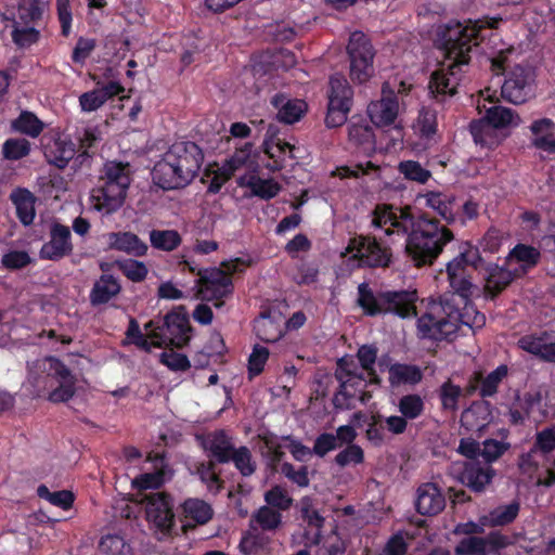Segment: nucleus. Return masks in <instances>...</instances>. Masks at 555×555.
Wrapping results in <instances>:
<instances>
[{
	"label": "nucleus",
	"mask_w": 555,
	"mask_h": 555,
	"mask_svg": "<svg viewBox=\"0 0 555 555\" xmlns=\"http://www.w3.org/2000/svg\"><path fill=\"white\" fill-rule=\"evenodd\" d=\"M495 470L491 465L481 464L479 461L465 463L460 480L474 492H482L492 481Z\"/></svg>",
	"instance_id": "23"
},
{
	"label": "nucleus",
	"mask_w": 555,
	"mask_h": 555,
	"mask_svg": "<svg viewBox=\"0 0 555 555\" xmlns=\"http://www.w3.org/2000/svg\"><path fill=\"white\" fill-rule=\"evenodd\" d=\"M386 235L406 234L405 254L417 268L431 266L454 240V233L439 220L423 214L414 217L410 207L396 208Z\"/></svg>",
	"instance_id": "3"
},
{
	"label": "nucleus",
	"mask_w": 555,
	"mask_h": 555,
	"mask_svg": "<svg viewBox=\"0 0 555 555\" xmlns=\"http://www.w3.org/2000/svg\"><path fill=\"white\" fill-rule=\"evenodd\" d=\"M399 172L404 177V179L414 181L421 184L426 183L430 177L431 172L424 168L416 160H402L398 165Z\"/></svg>",
	"instance_id": "50"
},
{
	"label": "nucleus",
	"mask_w": 555,
	"mask_h": 555,
	"mask_svg": "<svg viewBox=\"0 0 555 555\" xmlns=\"http://www.w3.org/2000/svg\"><path fill=\"white\" fill-rule=\"evenodd\" d=\"M339 388L333 398V404L337 410H351L356 408V402L365 403L370 393L365 390L366 379L363 372L357 375H349L339 372Z\"/></svg>",
	"instance_id": "16"
},
{
	"label": "nucleus",
	"mask_w": 555,
	"mask_h": 555,
	"mask_svg": "<svg viewBox=\"0 0 555 555\" xmlns=\"http://www.w3.org/2000/svg\"><path fill=\"white\" fill-rule=\"evenodd\" d=\"M16 208V217L24 225H30L36 217V196L27 189L17 188L10 195Z\"/></svg>",
	"instance_id": "35"
},
{
	"label": "nucleus",
	"mask_w": 555,
	"mask_h": 555,
	"mask_svg": "<svg viewBox=\"0 0 555 555\" xmlns=\"http://www.w3.org/2000/svg\"><path fill=\"white\" fill-rule=\"evenodd\" d=\"M37 26L35 24H15V20H12L11 37L13 43L20 49H26L37 43L40 39V31Z\"/></svg>",
	"instance_id": "40"
},
{
	"label": "nucleus",
	"mask_w": 555,
	"mask_h": 555,
	"mask_svg": "<svg viewBox=\"0 0 555 555\" xmlns=\"http://www.w3.org/2000/svg\"><path fill=\"white\" fill-rule=\"evenodd\" d=\"M262 530H275L282 522V515L269 506H261L253 516Z\"/></svg>",
	"instance_id": "55"
},
{
	"label": "nucleus",
	"mask_w": 555,
	"mask_h": 555,
	"mask_svg": "<svg viewBox=\"0 0 555 555\" xmlns=\"http://www.w3.org/2000/svg\"><path fill=\"white\" fill-rule=\"evenodd\" d=\"M534 81L535 75L531 67L516 65L507 72L501 94L513 104H522L534 96Z\"/></svg>",
	"instance_id": "14"
},
{
	"label": "nucleus",
	"mask_w": 555,
	"mask_h": 555,
	"mask_svg": "<svg viewBox=\"0 0 555 555\" xmlns=\"http://www.w3.org/2000/svg\"><path fill=\"white\" fill-rule=\"evenodd\" d=\"M347 251L352 253L360 268H388L392 262L391 248L373 235L360 234L350 238Z\"/></svg>",
	"instance_id": "13"
},
{
	"label": "nucleus",
	"mask_w": 555,
	"mask_h": 555,
	"mask_svg": "<svg viewBox=\"0 0 555 555\" xmlns=\"http://www.w3.org/2000/svg\"><path fill=\"white\" fill-rule=\"evenodd\" d=\"M261 440L263 442L261 455L264 461L266 469L273 476L280 473L285 452L274 435L263 436Z\"/></svg>",
	"instance_id": "36"
},
{
	"label": "nucleus",
	"mask_w": 555,
	"mask_h": 555,
	"mask_svg": "<svg viewBox=\"0 0 555 555\" xmlns=\"http://www.w3.org/2000/svg\"><path fill=\"white\" fill-rule=\"evenodd\" d=\"M236 183L241 188L249 189L253 196L264 201L274 198L282 190L281 184L275 180L261 179L255 173H245L238 177Z\"/></svg>",
	"instance_id": "27"
},
{
	"label": "nucleus",
	"mask_w": 555,
	"mask_h": 555,
	"mask_svg": "<svg viewBox=\"0 0 555 555\" xmlns=\"http://www.w3.org/2000/svg\"><path fill=\"white\" fill-rule=\"evenodd\" d=\"M423 377V371L416 364L396 362L388 366V382L392 388L415 386Z\"/></svg>",
	"instance_id": "30"
},
{
	"label": "nucleus",
	"mask_w": 555,
	"mask_h": 555,
	"mask_svg": "<svg viewBox=\"0 0 555 555\" xmlns=\"http://www.w3.org/2000/svg\"><path fill=\"white\" fill-rule=\"evenodd\" d=\"M483 118L494 128L502 129L508 126H518V115L512 108L493 105L486 111Z\"/></svg>",
	"instance_id": "41"
},
{
	"label": "nucleus",
	"mask_w": 555,
	"mask_h": 555,
	"mask_svg": "<svg viewBox=\"0 0 555 555\" xmlns=\"http://www.w3.org/2000/svg\"><path fill=\"white\" fill-rule=\"evenodd\" d=\"M485 293L489 298L499 296L515 278L520 276L517 270L514 272L496 263H489L486 267Z\"/></svg>",
	"instance_id": "26"
},
{
	"label": "nucleus",
	"mask_w": 555,
	"mask_h": 555,
	"mask_svg": "<svg viewBox=\"0 0 555 555\" xmlns=\"http://www.w3.org/2000/svg\"><path fill=\"white\" fill-rule=\"evenodd\" d=\"M152 247L163 251H172L182 243V237L176 230H152L150 232Z\"/></svg>",
	"instance_id": "42"
},
{
	"label": "nucleus",
	"mask_w": 555,
	"mask_h": 555,
	"mask_svg": "<svg viewBox=\"0 0 555 555\" xmlns=\"http://www.w3.org/2000/svg\"><path fill=\"white\" fill-rule=\"evenodd\" d=\"M518 466L539 486L551 487L555 483V425L535 434L531 449L520 455Z\"/></svg>",
	"instance_id": "6"
},
{
	"label": "nucleus",
	"mask_w": 555,
	"mask_h": 555,
	"mask_svg": "<svg viewBox=\"0 0 555 555\" xmlns=\"http://www.w3.org/2000/svg\"><path fill=\"white\" fill-rule=\"evenodd\" d=\"M115 264L118 270L133 283L143 282L149 274L146 264L132 258L116 260Z\"/></svg>",
	"instance_id": "47"
},
{
	"label": "nucleus",
	"mask_w": 555,
	"mask_h": 555,
	"mask_svg": "<svg viewBox=\"0 0 555 555\" xmlns=\"http://www.w3.org/2000/svg\"><path fill=\"white\" fill-rule=\"evenodd\" d=\"M357 358L362 370L371 377V380L378 384L379 377L374 369L377 359V348L373 345H363L358 349Z\"/></svg>",
	"instance_id": "51"
},
{
	"label": "nucleus",
	"mask_w": 555,
	"mask_h": 555,
	"mask_svg": "<svg viewBox=\"0 0 555 555\" xmlns=\"http://www.w3.org/2000/svg\"><path fill=\"white\" fill-rule=\"evenodd\" d=\"M254 328L258 338L266 343H275L283 335L279 323L266 313L256 320Z\"/></svg>",
	"instance_id": "45"
},
{
	"label": "nucleus",
	"mask_w": 555,
	"mask_h": 555,
	"mask_svg": "<svg viewBox=\"0 0 555 555\" xmlns=\"http://www.w3.org/2000/svg\"><path fill=\"white\" fill-rule=\"evenodd\" d=\"M146 519L158 531L170 534L175 526L173 499L167 492H153L143 499Z\"/></svg>",
	"instance_id": "15"
},
{
	"label": "nucleus",
	"mask_w": 555,
	"mask_h": 555,
	"mask_svg": "<svg viewBox=\"0 0 555 555\" xmlns=\"http://www.w3.org/2000/svg\"><path fill=\"white\" fill-rule=\"evenodd\" d=\"M501 22V17H492L486 23L475 21L463 25L455 22L443 27L438 34V41L448 65L447 68L435 70L430 76L429 89L435 96L456 94L464 67L470 63L473 48L482 40L480 31L483 28H498Z\"/></svg>",
	"instance_id": "2"
},
{
	"label": "nucleus",
	"mask_w": 555,
	"mask_h": 555,
	"mask_svg": "<svg viewBox=\"0 0 555 555\" xmlns=\"http://www.w3.org/2000/svg\"><path fill=\"white\" fill-rule=\"evenodd\" d=\"M129 545L120 534L103 535L99 542V550L106 555H122Z\"/></svg>",
	"instance_id": "58"
},
{
	"label": "nucleus",
	"mask_w": 555,
	"mask_h": 555,
	"mask_svg": "<svg viewBox=\"0 0 555 555\" xmlns=\"http://www.w3.org/2000/svg\"><path fill=\"white\" fill-rule=\"evenodd\" d=\"M518 541L517 533H503L500 530L490 531L486 537H466L455 546L457 555H479L491 550H505Z\"/></svg>",
	"instance_id": "17"
},
{
	"label": "nucleus",
	"mask_w": 555,
	"mask_h": 555,
	"mask_svg": "<svg viewBox=\"0 0 555 555\" xmlns=\"http://www.w3.org/2000/svg\"><path fill=\"white\" fill-rule=\"evenodd\" d=\"M462 390L460 386L446 382L440 387V400L444 410L455 411L457 409L459 399Z\"/></svg>",
	"instance_id": "63"
},
{
	"label": "nucleus",
	"mask_w": 555,
	"mask_h": 555,
	"mask_svg": "<svg viewBox=\"0 0 555 555\" xmlns=\"http://www.w3.org/2000/svg\"><path fill=\"white\" fill-rule=\"evenodd\" d=\"M231 462L243 477H250L257 469V463L253 459L251 451L246 446L235 449L231 455Z\"/></svg>",
	"instance_id": "46"
},
{
	"label": "nucleus",
	"mask_w": 555,
	"mask_h": 555,
	"mask_svg": "<svg viewBox=\"0 0 555 555\" xmlns=\"http://www.w3.org/2000/svg\"><path fill=\"white\" fill-rule=\"evenodd\" d=\"M264 501L269 507L278 508L279 511H287L293 504V499L278 485L264 493Z\"/></svg>",
	"instance_id": "59"
},
{
	"label": "nucleus",
	"mask_w": 555,
	"mask_h": 555,
	"mask_svg": "<svg viewBox=\"0 0 555 555\" xmlns=\"http://www.w3.org/2000/svg\"><path fill=\"white\" fill-rule=\"evenodd\" d=\"M280 473L299 488H307L310 485L309 469L306 465L296 469L293 464L283 462Z\"/></svg>",
	"instance_id": "54"
},
{
	"label": "nucleus",
	"mask_w": 555,
	"mask_h": 555,
	"mask_svg": "<svg viewBox=\"0 0 555 555\" xmlns=\"http://www.w3.org/2000/svg\"><path fill=\"white\" fill-rule=\"evenodd\" d=\"M327 100L325 125L328 128L343 126L353 104V89L344 75L337 73L330 77Z\"/></svg>",
	"instance_id": "12"
},
{
	"label": "nucleus",
	"mask_w": 555,
	"mask_h": 555,
	"mask_svg": "<svg viewBox=\"0 0 555 555\" xmlns=\"http://www.w3.org/2000/svg\"><path fill=\"white\" fill-rule=\"evenodd\" d=\"M111 249L124 251L133 257H143L147 253V244L132 232H112L108 234Z\"/></svg>",
	"instance_id": "31"
},
{
	"label": "nucleus",
	"mask_w": 555,
	"mask_h": 555,
	"mask_svg": "<svg viewBox=\"0 0 555 555\" xmlns=\"http://www.w3.org/2000/svg\"><path fill=\"white\" fill-rule=\"evenodd\" d=\"M426 206L434 209L448 224L456 222L460 205L455 195L446 192L429 191L425 194Z\"/></svg>",
	"instance_id": "25"
},
{
	"label": "nucleus",
	"mask_w": 555,
	"mask_h": 555,
	"mask_svg": "<svg viewBox=\"0 0 555 555\" xmlns=\"http://www.w3.org/2000/svg\"><path fill=\"white\" fill-rule=\"evenodd\" d=\"M73 249L69 228L54 222L50 228L49 241L39 250V257L42 260L60 261L72 255Z\"/></svg>",
	"instance_id": "18"
},
{
	"label": "nucleus",
	"mask_w": 555,
	"mask_h": 555,
	"mask_svg": "<svg viewBox=\"0 0 555 555\" xmlns=\"http://www.w3.org/2000/svg\"><path fill=\"white\" fill-rule=\"evenodd\" d=\"M76 152L75 143L66 138L54 139L44 146V157L47 162L59 169L66 168Z\"/></svg>",
	"instance_id": "28"
},
{
	"label": "nucleus",
	"mask_w": 555,
	"mask_h": 555,
	"mask_svg": "<svg viewBox=\"0 0 555 555\" xmlns=\"http://www.w3.org/2000/svg\"><path fill=\"white\" fill-rule=\"evenodd\" d=\"M203 447L208 456L219 464L231 462V455L235 451L232 437L224 429H218L211 433L203 442Z\"/></svg>",
	"instance_id": "24"
},
{
	"label": "nucleus",
	"mask_w": 555,
	"mask_h": 555,
	"mask_svg": "<svg viewBox=\"0 0 555 555\" xmlns=\"http://www.w3.org/2000/svg\"><path fill=\"white\" fill-rule=\"evenodd\" d=\"M469 132L475 143L491 147L494 143V128L482 117L469 124Z\"/></svg>",
	"instance_id": "49"
},
{
	"label": "nucleus",
	"mask_w": 555,
	"mask_h": 555,
	"mask_svg": "<svg viewBox=\"0 0 555 555\" xmlns=\"http://www.w3.org/2000/svg\"><path fill=\"white\" fill-rule=\"evenodd\" d=\"M159 361L169 370L175 372H185L191 367L189 358L183 353H178L170 349L160 353Z\"/></svg>",
	"instance_id": "62"
},
{
	"label": "nucleus",
	"mask_w": 555,
	"mask_h": 555,
	"mask_svg": "<svg viewBox=\"0 0 555 555\" xmlns=\"http://www.w3.org/2000/svg\"><path fill=\"white\" fill-rule=\"evenodd\" d=\"M446 507V498L434 482L422 483L416 490L415 508L423 516H435Z\"/></svg>",
	"instance_id": "20"
},
{
	"label": "nucleus",
	"mask_w": 555,
	"mask_h": 555,
	"mask_svg": "<svg viewBox=\"0 0 555 555\" xmlns=\"http://www.w3.org/2000/svg\"><path fill=\"white\" fill-rule=\"evenodd\" d=\"M519 509L520 505L516 501L507 505H499L481 518V524L489 527L509 525L518 516Z\"/></svg>",
	"instance_id": "38"
},
{
	"label": "nucleus",
	"mask_w": 555,
	"mask_h": 555,
	"mask_svg": "<svg viewBox=\"0 0 555 555\" xmlns=\"http://www.w3.org/2000/svg\"><path fill=\"white\" fill-rule=\"evenodd\" d=\"M508 444L495 439H486L480 447V456L485 460L486 465H491L500 459L508 449Z\"/></svg>",
	"instance_id": "61"
},
{
	"label": "nucleus",
	"mask_w": 555,
	"mask_h": 555,
	"mask_svg": "<svg viewBox=\"0 0 555 555\" xmlns=\"http://www.w3.org/2000/svg\"><path fill=\"white\" fill-rule=\"evenodd\" d=\"M121 292V285L113 274H102L93 284L89 300L91 306L98 307L107 304Z\"/></svg>",
	"instance_id": "32"
},
{
	"label": "nucleus",
	"mask_w": 555,
	"mask_h": 555,
	"mask_svg": "<svg viewBox=\"0 0 555 555\" xmlns=\"http://www.w3.org/2000/svg\"><path fill=\"white\" fill-rule=\"evenodd\" d=\"M483 267L479 248L468 241L461 242L459 254L447 263L451 293L431 300L426 311L417 318V336L434 341H453L462 326L474 331L481 328L486 317L470 301L475 285L472 274Z\"/></svg>",
	"instance_id": "1"
},
{
	"label": "nucleus",
	"mask_w": 555,
	"mask_h": 555,
	"mask_svg": "<svg viewBox=\"0 0 555 555\" xmlns=\"http://www.w3.org/2000/svg\"><path fill=\"white\" fill-rule=\"evenodd\" d=\"M417 126L423 138L430 139L437 132V113L435 109L423 107L417 117Z\"/></svg>",
	"instance_id": "57"
},
{
	"label": "nucleus",
	"mask_w": 555,
	"mask_h": 555,
	"mask_svg": "<svg viewBox=\"0 0 555 555\" xmlns=\"http://www.w3.org/2000/svg\"><path fill=\"white\" fill-rule=\"evenodd\" d=\"M508 375V366L506 364L499 365L482 377L479 383L478 392L481 398H490L496 395L500 384Z\"/></svg>",
	"instance_id": "44"
},
{
	"label": "nucleus",
	"mask_w": 555,
	"mask_h": 555,
	"mask_svg": "<svg viewBox=\"0 0 555 555\" xmlns=\"http://www.w3.org/2000/svg\"><path fill=\"white\" fill-rule=\"evenodd\" d=\"M266 545V539L260 533L246 532L240 541V551L244 555H255Z\"/></svg>",
	"instance_id": "64"
},
{
	"label": "nucleus",
	"mask_w": 555,
	"mask_h": 555,
	"mask_svg": "<svg viewBox=\"0 0 555 555\" xmlns=\"http://www.w3.org/2000/svg\"><path fill=\"white\" fill-rule=\"evenodd\" d=\"M349 76L354 83L363 85L375 74L374 57L376 51L362 31H353L347 44Z\"/></svg>",
	"instance_id": "11"
},
{
	"label": "nucleus",
	"mask_w": 555,
	"mask_h": 555,
	"mask_svg": "<svg viewBox=\"0 0 555 555\" xmlns=\"http://www.w3.org/2000/svg\"><path fill=\"white\" fill-rule=\"evenodd\" d=\"M367 115L370 121L376 127H387L395 124L399 113L398 96L393 91L385 92L377 101H372L367 105Z\"/></svg>",
	"instance_id": "19"
},
{
	"label": "nucleus",
	"mask_w": 555,
	"mask_h": 555,
	"mask_svg": "<svg viewBox=\"0 0 555 555\" xmlns=\"http://www.w3.org/2000/svg\"><path fill=\"white\" fill-rule=\"evenodd\" d=\"M2 153L5 159L18 160L30 153V143L24 138L8 139L3 143Z\"/></svg>",
	"instance_id": "52"
},
{
	"label": "nucleus",
	"mask_w": 555,
	"mask_h": 555,
	"mask_svg": "<svg viewBox=\"0 0 555 555\" xmlns=\"http://www.w3.org/2000/svg\"><path fill=\"white\" fill-rule=\"evenodd\" d=\"M11 127L14 131L37 138L43 130V122L31 112L23 111Z\"/></svg>",
	"instance_id": "43"
},
{
	"label": "nucleus",
	"mask_w": 555,
	"mask_h": 555,
	"mask_svg": "<svg viewBox=\"0 0 555 555\" xmlns=\"http://www.w3.org/2000/svg\"><path fill=\"white\" fill-rule=\"evenodd\" d=\"M334 461L339 467L362 464L364 462V451L358 444H349L336 454Z\"/></svg>",
	"instance_id": "60"
},
{
	"label": "nucleus",
	"mask_w": 555,
	"mask_h": 555,
	"mask_svg": "<svg viewBox=\"0 0 555 555\" xmlns=\"http://www.w3.org/2000/svg\"><path fill=\"white\" fill-rule=\"evenodd\" d=\"M29 380L34 397L41 398L47 395L52 403L68 402L76 393V376L55 357H48L42 363L41 373Z\"/></svg>",
	"instance_id": "7"
},
{
	"label": "nucleus",
	"mask_w": 555,
	"mask_h": 555,
	"mask_svg": "<svg viewBox=\"0 0 555 555\" xmlns=\"http://www.w3.org/2000/svg\"><path fill=\"white\" fill-rule=\"evenodd\" d=\"M508 258L519 262L521 273L525 274L539 263L541 253L531 245L518 243L509 251Z\"/></svg>",
	"instance_id": "39"
},
{
	"label": "nucleus",
	"mask_w": 555,
	"mask_h": 555,
	"mask_svg": "<svg viewBox=\"0 0 555 555\" xmlns=\"http://www.w3.org/2000/svg\"><path fill=\"white\" fill-rule=\"evenodd\" d=\"M271 103L279 111L278 119L286 125L297 122L307 109L305 101L287 99L284 94H275Z\"/></svg>",
	"instance_id": "33"
},
{
	"label": "nucleus",
	"mask_w": 555,
	"mask_h": 555,
	"mask_svg": "<svg viewBox=\"0 0 555 555\" xmlns=\"http://www.w3.org/2000/svg\"><path fill=\"white\" fill-rule=\"evenodd\" d=\"M81 153L78 157H90L89 151L94 149L102 140L101 132L96 127H87L81 132H78L77 138Z\"/></svg>",
	"instance_id": "56"
},
{
	"label": "nucleus",
	"mask_w": 555,
	"mask_h": 555,
	"mask_svg": "<svg viewBox=\"0 0 555 555\" xmlns=\"http://www.w3.org/2000/svg\"><path fill=\"white\" fill-rule=\"evenodd\" d=\"M48 9L44 0H17L15 24L40 25Z\"/></svg>",
	"instance_id": "34"
},
{
	"label": "nucleus",
	"mask_w": 555,
	"mask_h": 555,
	"mask_svg": "<svg viewBox=\"0 0 555 555\" xmlns=\"http://www.w3.org/2000/svg\"><path fill=\"white\" fill-rule=\"evenodd\" d=\"M533 139L531 144L550 154L555 153V122L547 117L535 119L529 127Z\"/></svg>",
	"instance_id": "29"
},
{
	"label": "nucleus",
	"mask_w": 555,
	"mask_h": 555,
	"mask_svg": "<svg viewBox=\"0 0 555 555\" xmlns=\"http://www.w3.org/2000/svg\"><path fill=\"white\" fill-rule=\"evenodd\" d=\"M518 344L522 350L545 361L555 362V341L546 343L543 337L526 335L519 339Z\"/></svg>",
	"instance_id": "37"
},
{
	"label": "nucleus",
	"mask_w": 555,
	"mask_h": 555,
	"mask_svg": "<svg viewBox=\"0 0 555 555\" xmlns=\"http://www.w3.org/2000/svg\"><path fill=\"white\" fill-rule=\"evenodd\" d=\"M348 140L357 152L372 156L376 150V140L372 126L363 118L352 119L348 124Z\"/></svg>",
	"instance_id": "21"
},
{
	"label": "nucleus",
	"mask_w": 555,
	"mask_h": 555,
	"mask_svg": "<svg viewBox=\"0 0 555 555\" xmlns=\"http://www.w3.org/2000/svg\"><path fill=\"white\" fill-rule=\"evenodd\" d=\"M144 328L151 338H157L158 348L182 349L189 345L193 332L184 306L175 307L162 320H150Z\"/></svg>",
	"instance_id": "9"
},
{
	"label": "nucleus",
	"mask_w": 555,
	"mask_h": 555,
	"mask_svg": "<svg viewBox=\"0 0 555 555\" xmlns=\"http://www.w3.org/2000/svg\"><path fill=\"white\" fill-rule=\"evenodd\" d=\"M415 291H377L374 292L369 283L358 285L357 304L367 317L393 314L400 319H409L417 315Z\"/></svg>",
	"instance_id": "5"
},
{
	"label": "nucleus",
	"mask_w": 555,
	"mask_h": 555,
	"mask_svg": "<svg viewBox=\"0 0 555 555\" xmlns=\"http://www.w3.org/2000/svg\"><path fill=\"white\" fill-rule=\"evenodd\" d=\"M129 164L107 162L100 177V185L92 191L94 208L109 215L118 210L127 196L130 185Z\"/></svg>",
	"instance_id": "8"
},
{
	"label": "nucleus",
	"mask_w": 555,
	"mask_h": 555,
	"mask_svg": "<svg viewBox=\"0 0 555 555\" xmlns=\"http://www.w3.org/2000/svg\"><path fill=\"white\" fill-rule=\"evenodd\" d=\"M398 410L408 420H415L424 413L425 402L417 393L404 395L399 399Z\"/></svg>",
	"instance_id": "48"
},
{
	"label": "nucleus",
	"mask_w": 555,
	"mask_h": 555,
	"mask_svg": "<svg viewBox=\"0 0 555 555\" xmlns=\"http://www.w3.org/2000/svg\"><path fill=\"white\" fill-rule=\"evenodd\" d=\"M269 349L267 347L255 345L248 358V377L249 379L260 375L263 372L264 365L269 359Z\"/></svg>",
	"instance_id": "53"
},
{
	"label": "nucleus",
	"mask_w": 555,
	"mask_h": 555,
	"mask_svg": "<svg viewBox=\"0 0 555 555\" xmlns=\"http://www.w3.org/2000/svg\"><path fill=\"white\" fill-rule=\"evenodd\" d=\"M204 160L202 149L192 141L175 142L152 170V178L163 190L189 185L197 176Z\"/></svg>",
	"instance_id": "4"
},
{
	"label": "nucleus",
	"mask_w": 555,
	"mask_h": 555,
	"mask_svg": "<svg viewBox=\"0 0 555 555\" xmlns=\"http://www.w3.org/2000/svg\"><path fill=\"white\" fill-rule=\"evenodd\" d=\"M234 268L223 270L218 267L204 268L197 272L194 282L195 297L203 301H215V307L223 306V298L233 295L234 285L232 271Z\"/></svg>",
	"instance_id": "10"
},
{
	"label": "nucleus",
	"mask_w": 555,
	"mask_h": 555,
	"mask_svg": "<svg viewBox=\"0 0 555 555\" xmlns=\"http://www.w3.org/2000/svg\"><path fill=\"white\" fill-rule=\"evenodd\" d=\"M180 507L182 528L185 532L207 524L214 516L211 505L201 499H186Z\"/></svg>",
	"instance_id": "22"
}]
</instances>
